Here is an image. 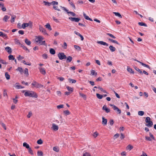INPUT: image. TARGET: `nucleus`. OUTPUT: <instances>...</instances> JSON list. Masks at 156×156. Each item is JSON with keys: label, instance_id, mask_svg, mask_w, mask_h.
I'll list each match as a JSON object with an SVG mask.
<instances>
[{"label": "nucleus", "instance_id": "1", "mask_svg": "<svg viewBox=\"0 0 156 156\" xmlns=\"http://www.w3.org/2000/svg\"><path fill=\"white\" fill-rule=\"evenodd\" d=\"M25 92L24 95L25 97H30L37 98V94L33 91L25 90L22 91L23 93Z\"/></svg>", "mask_w": 156, "mask_h": 156}, {"label": "nucleus", "instance_id": "2", "mask_svg": "<svg viewBox=\"0 0 156 156\" xmlns=\"http://www.w3.org/2000/svg\"><path fill=\"white\" fill-rule=\"evenodd\" d=\"M44 39V38L42 36H38L36 37L35 41L36 43L40 45H45V41H42Z\"/></svg>", "mask_w": 156, "mask_h": 156}, {"label": "nucleus", "instance_id": "3", "mask_svg": "<svg viewBox=\"0 0 156 156\" xmlns=\"http://www.w3.org/2000/svg\"><path fill=\"white\" fill-rule=\"evenodd\" d=\"M145 122L147 123L145 124L146 126L149 127L152 126L153 125V122L151 121V119L149 117H147L145 120Z\"/></svg>", "mask_w": 156, "mask_h": 156}, {"label": "nucleus", "instance_id": "4", "mask_svg": "<svg viewBox=\"0 0 156 156\" xmlns=\"http://www.w3.org/2000/svg\"><path fill=\"white\" fill-rule=\"evenodd\" d=\"M61 7L62 8L63 10L65 11L68 14L69 16H76V14L74 12L69 11L65 7H62L61 6Z\"/></svg>", "mask_w": 156, "mask_h": 156}, {"label": "nucleus", "instance_id": "5", "mask_svg": "<svg viewBox=\"0 0 156 156\" xmlns=\"http://www.w3.org/2000/svg\"><path fill=\"white\" fill-rule=\"evenodd\" d=\"M30 26V27L32 26V23L30 21L28 23H23L22 25V27H20L21 29L22 28L23 29H25L26 27Z\"/></svg>", "mask_w": 156, "mask_h": 156}, {"label": "nucleus", "instance_id": "6", "mask_svg": "<svg viewBox=\"0 0 156 156\" xmlns=\"http://www.w3.org/2000/svg\"><path fill=\"white\" fill-rule=\"evenodd\" d=\"M58 56L60 60H62L66 58V56L64 54V53L63 52L59 53L58 55Z\"/></svg>", "mask_w": 156, "mask_h": 156}, {"label": "nucleus", "instance_id": "7", "mask_svg": "<svg viewBox=\"0 0 156 156\" xmlns=\"http://www.w3.org/2000/svg\"><path fill=\"white\" fill-rule=\"evenodd\" d=\"M31 85L37 88L41 87H43V86L40 84L37 83L35 81H34L32 83Z\"/></svg>", "mask_w": 156, "mask_h": 156}, {"label": "nucleus", "instance_id": "8", "mask_svg": "<svg viewBox=\"0 0 156 156\" xmlns=\"http://www.w3.org/2000/svg\"><path fill=\"white\" fill-rule=\"evenodd\" d=\"M110 106H112L113 109L114 110L116 111L119 114L121 113V110L119 109L117 107L114 105L111 104L110 105Z\"/></svg>", "mask_w": 156, "mask_h": 156}, {"label": "nucleus", "instance_id": "9", "mask_svg": "<svg viewBox=\"0 0 156 156\" xmlns=\"http://www.w3.org/2000/svg\"><path fill=\"white\" fill-rule=\"evenodd\" d=\"M69 19L71 21L76 22H78L80 20V18L76 17H69Z\"/></svg>", "mask_w": 156, "mask_h": 156}, {"label": "nucleus", "instance_id": "10", "mask_svg": "<svg viewBox=\"0 0 156 156\" xmlns=\"http://www.w3.org/2000/svg\"><path fill=\"white\" fill-rule=\"evenodd\" d=\"M39 30L44 35H48V34L44 28L41 26H39Z\"/></svg>", "mask_w": 156, "mask_h": 156}, {"label": "nucleus", "instance_id": "11", "mask_svg": "<svg viewBox=\"0 0 156 156\" xmlns=\"http://www.w3.org/2000/svg\"><path fill=\"white\" fill-rule=\"evenodd\" d=\"M40 72L42 74L45 75L46 73V71L45 68H42L41 67H39L38 68Z\"/></svg>", "mask_w": 156, "mask_h": 156}, {"label": "nucleus", "instance_id": "12", "mask_svg": "<svg viewBox=\"0 0 156 156\" xmlns=\"http://www.w3.org/2000/svg\"><path fill=\"white\" fill-rule=\"evenodd\" d=\"M51 129L55 131H56L58 129V126L55 124L53 123L52 124Z\"/></svg>", "mask_w": 156, "mask_h": 156}, {"label": "nucleus", "instance_id": "13", "mask_svg": "<svg viewBox=\"0 0 156 156\" xmlns=\"http://www.w3.org/2000/svg\"><path fill=\"white\" fill-rule=\"evenodd\" d=\"M97 43L101 45H103L104 46H108V44L102 41H98L97 42Z\"/></svg>", "mask_w": 156, "mask_h": 156}, {"label": "nucleus", "instance_id": "14", "mask_svg": "<svg viewBox=\"0 0 156 156\" xmlns=\"http://www.w3.org/2000/svg\"><path fill=\"white\" fill-rule=\"evenodd\" d=\"M102 109L104 110H105L106 112L108 113L110 112V109L108 108L106 105H104L102 108Z\"/></svg>", "mask_w": 156, "mask_h": 156}, {"label": "nucleus", "instance_id": "15", "mask_svg": "<svg viewBox=\"0 0 156 156\" xmlns=\"http://www.w3.org/2000/svg\"><path fill=\"white\" fill-rule=\"evenodd\" d=\"M102 124L104 126H105L107 124V119H105L104 117H102Z\"/></svg>", "mask_w": 156, "mask_h": 156}, {"label": "nucleus", "instance_id": "16", "mask_svg": "<svg viewBox=\"0 0 156 156\" xmlns=\"http://www.w3.org/2000/svg\"><path fill=\"white\" fill-rule=\"evenodd\" d=\"M5 49L9 54H11L12 53V49L10 47H7L5 48Z\"/></svg>", "mask_w": 156, "mask_h": 156}, {"label": "nucleus", "instance_id": "17", "mask_svg": "<svg viewBox=\"0 0 156 156\" xmlns=\"http://www.w3.org/2000/svg\"><path fill=\"white\" fill-rule=\"evenodd\" d=\"M16 70L19 71L21 74H23V69L21 67H18Z\"/></svg>", "mask_w": 156, "mask_h": 156}, {"label": "nucleus", "instance_id": "18", "mask_svg": "<svg viewBox=\"0 0 156 156\" xmlns=\"http://www.w3.org/2000/svg\"><path fill=\"white\" fill-rule=\"evenodd\" d=\"M83 14L84 17L87 20H89L91 21H93V20H92V19H91V18H90L88 16H87L86 14L84 12H83Z\"/></svg>", "mask_w": 156, "mask_h": 156}, {"label": "nucleus", "instance_id": "19", "mask_svg": "<svg viewBox=\"0 0 156 156\" xmlns=\"http://www.w3.org/2000/svg\"><path fill=\"white\" fill-rule=\"evenodd\" d=\"M135 60L137 62L140 63L142 66H144L145 67H147V68H148L149 69H150V66L148 65H146V64H145L144 63H142V62H141L140 61H138L137 60Z\"/></svg>", "mask_w": 156, "mask_h": 156}, {"label": "nucleus", "instance_id": "20", "mask_svg": "<svg viewBox=\"0 0 156 156\" xmlns=\"http://www.w3.org/2000/svg\"><path fill=\"white\" fill-rule=\"evenodd\" d=\"M127 70L128 72H129L132 74L134 73V72L133 71V70L129 67H127Z\"/></svg>", "mask_w": 156, "mask_h": 156}, {"label": "nucleus", "instance_id": "21", "mask_svg": "<svg viewBox=\"0 0 156 156\" xmlns=\"http://www.w3.org/2000/svg\"><path fill=\"white\" fill-rule=\"evenodd\" d=\"M9 16H7L5 15L3 19V20L5 22H7L9 18Z\"/></svg>", "mask_w": 156, "mask_h": 156}, {"label": "nucleus", "instance_id": "22", "mask_svg": "<svg viewBox=\"0 0 156 156\" xmlns=\"http://www.w3.org/2000/svg\"><path fill=\"white\" fill-rule=\"evenodd\" d=\"M46 28H47L49 30H52L51 28L50 24L48 23L45 26Z\"/></svg>", "mask_w": 156, "mask_h": 156}, {"label": "nucleus", "instance_id": "23", "mask_svg": "<svg viewBox=\"0 0 156 156\" xmlns=\"http://www.w3.org/2000/svg\"><path fill=\"white\" fill-rule=\"evenodd\" d=\"M67 59L66 62H70L72 59V57L71 56H69L66 58Z\"/></svg>", "mask_w": 156, "mask_h": 156}, {"label": "nucleus", "instance_id": "24", "mask_svg": "<svg viewBox=\"0 0 156 156\" xmlns=\"http://www.w3.org/2000/svg\"><path fill=\"white\" fill-rule=\"evenodd\" d=\"M16 18V16L14 15V16H12L11 20V23L14 22Z\"/></svg>", "mask_w": 156, "mask_h": 156}, {"label": "nucleus", "instance_id": "25", "mask_svg": "<svg viewBox=\"0 0 156 156\" xmlns=\"http://www.w3.org/2000/svg\"><path fill=\"white\" fill-rule=\"evenodd\" d=\"M24 74L26 75L27 76H28L29 75L28 71L27 68H26L25 69L23 73Z\"/></svg>", "mask_w": 156, "mask_h": 156}, {"label": "nucleus", "instance_id": "26", "mask_svg": "<svg viewBox=\"0 0 156 156\" xmlns=\"http://www.w3.org/2000/svg\"><path fill=\"white\" fill-rule=\"evenodd\" d=\"M79 94L80 96L83 98L84 100L86 99L87 97L85 95L81 93L80 92H79Z\"/></svg>", "mask_w": 156, "mask_h": 156}, {"label": "nucleus", "instance_id": "27", "mask_svg": "<svg viewBox=\"0 0 156 156\" xmlns=\"http://www.w3.org/2000/svg\"><path fill=\"white\" fill-rule=\"evenodd\" d=\"M109 48L110 51L112 52L114 51L115 50V48L112 45H110L109 47Z\"/></svg>", "mask_w": 156, "mask_h": 156}, {"label": "nucleus", "instance_id": "28", "mask_svg": "<svg viewBox=\"0 0 156 156\" xmlns=\"http://www.w3.org/2000/svg\"><path fill=\"white\" fill-rule=\"evenodd\" d=\"M25 42L26 44L28 45H30L31 43V41L27 38L25 39Z\"/></svg>", "mask_w": 156, "mask_h": 156}, {"label": "nucleus", "instance_id": "29", "mask_svg": "<svg viewBox=\"0 0 156 156\" xmlns=\"http://www.w3.org/2000/svg\"><path fill=\"white\" fill-rule=\"evenodd\" d=\"M108 40L109 41H111V42H112V43H115L116 44H119V43L118 42H117V41H116L115 40H113V39H110V38L108 39Z\"/></svg>", "mask_w": 156, "mask_h": 156}, {"label": "nucleus", "instance_id": "30", "mask_svg": "<svg viewBox=\"0 0 156 156\" xmlns=\"http://www.w3.org/2000/svg\"><path fill=\"white\" fill-rule=\"evenodd\" d=\"M23 146L24 147H25L28 149L30 148L29 145L28 144H27L26 142H24L23 143Z\"/></svg>", "mask_w": 156, "mask_h": 156}, {"label": "nucleus", "instance_id": "31", "mask_svg": "<svg viewBox=\"0 0 156 156\" xmlns=\"http://www.w3.org/2000/svg\"><path fill=\"white\" fill-rule=\"evenodd\" d=\"M113 13L115 14V15L116 16H118L119 17L122 18V16L121 15V14L118 12H113Z\"/></svg>", "mask_w": 156, "mask_h": 156}, {"label": "nucleus", "instance_id": "32", "mask_svg": "<svg viewBox=\"0 0 156 156\" xmlns=\"http://www.w3.org/2000/svg\"><path fill=\"white\" fill-rule=\"evenodd\" d=\"M138 24L140 26H144V27H147V25L145 23L143 22H139Z\"/></svg>", "mask_w": 156, "mask_h": 156}, {"label": "nucleus", "instance_id": "33", "mask_svg": "<svg viewBox=\"0 0 156 156\" xmlns=\"http://www.w3.org/2000/svg\"><path fill=\"white\" fill-rule=\"evenodd\" d=\"M83 156H91L90 153L88 152H84Z\"/></svg>", "mask_w": 156, "mask_h": 156}, {"label": "nucleus", "instance_id": "34", "mask_svg": "<svg viewBox=\"0 0 156 156\" xmlns=\"http://www.w3.org/2000/svg\"><path fill=\"white\" fill-rule=\"evenodd\" d=\"M50 53L52 55H54L55 54V51L53 48H51L50 50Z\"/></svg>", "mask_w": 156, "mask_h": 156}, {"label": "nucleus", "instance_id": "35", "mask_svg": "<svg viewBox=\"0 0 156 156\" xmlns=\"http://www.w3.org/2000/svg\"><path fill=\"white\" fill-rule=\"evenodd\" d=\"M74 47L75 49L78 51H80L81 50L80 48L78 46L76 45H74Z\"/></svg>", "mask_w": 156, "mask_h": 156}, {"label": "nucleus", "instance_id": "36", "mask_svg": "<svg viewBox=\"0 0 156 156\" xmlns=\"http://www.w3.org/2000/svg\"><path fill=\"white\" fill-rule=\"evenodd\" d=\"M91 74L92 75H95V76H96L97 75V73L94 70H91Z\"/></svg>", "mask_w": 156, "mask_h": 156}, {"label": "nucleus", "instance_id": "37", "mask_svg": "<svg viewBox=\"0 0 156 156\" xmlns=\"http://www.w3.org/2000/svg\"><path fill=\"white\" fill-rule=\"evenodd\" d=\"M96 96L97 98L99 99H102L103 97V96L102 95H101L99 94H97Z\"/></svg>", "mask_w": 156, "mask_h": 156}, {"label": "nucleus", "instance_id": "38", "mask_svg": "<svg viewBox=\"0 0 156 156\" xmlns=\"http://www.w3.org/2000/svg\"><path fill=\"white\" fill-rule=\"evenodd\" d=\"M37 154L38 156H43V153L41 151H38L37 152Z\"/></svg>", "mask_w": 156, "mask_h": 156}, {"label": "nucleus", "instance_id": "39", "mask_svg": "<svg viewBox=\"0 0 156 156\" xmlns=\"http://www.w3.org/2000/svg\"><path fill=\"white\" fill-rule=\"evenodd\" d=\"M5 76L7 80H9L10 78V76L7 72L5 73Z\"/></svg>", "mask_w": 156, "mask_h": 156}, {"label": "nucleus", "instance_id": "40", "mask_svg": "<svg viewBox=\"0 0 156 156\" xmlns=\"http://www.w3.org/2000/svg\"><path fill=\"white\" fill-rule=\"evenodd\" d=\"M9 59V60L15 59V58L12 55H9L8 56Z\"/></svg>", "mask_w": 156, "mask_h": 156}, {"label": "nucleus", "instance_id": "41", "mask_svg": "<svg viewBox=\"0 0 156 156\" xmlns=\"http://www.w3.org/2000/svg\"><path fill=\"white\" fill-rule=\"evenodd\" d=\"M135 69L140 74H142L143 72L139 68H137V67H135Z\"/></svg>", "mask_w": 156, "mask_h": 156}, {"label": "nucleus", "instance_id": "42", "mask_svg": "<svg viewBox=\"0 0 156 156\" xmlns=\"http://www.w3.org/2000/svg\"><path fill=\"white\" fill-rule=\"evenodd\" d=\"M133 148V147L132 145L129 144L127 147L126 149L129 150H131Z\"/></svg>", "mask_w": 156, "mask_h": 156}, {"label": "nucleus", "instance_id": "43", "mask_svg": "<svg viewBox=\"0 0 156 156\" xmlns=\"http://www.w3.org/2000/svg\"><path fill=\"white\" fill-rule=\"evenodd\" d=\"M138 114L139 115L142 116L144 115V112L143 111H139Z\"/></svg>", "mask_w": 156, "mask_h": 156}, {"label": "nucleus", "instance_id": "44", "mask_svg": "<svg viewBox=\"0 0 156 156\" xmlns=\"http://www.w3.org/2000/svg\"><path fill=\"white\" fill-rule=\"evenodd\" d=\"M66 88L67 89V90L69 91H70L71 92H72L73 91V89L71 87H70L69 86H67Z\"/></svg>", "mask_w": 156, "mask_h": 156}, {"label": "nucleus", "instance_id": "45", "mask_svg": "<svg viewBox=\"0 0 156 156\" xmlns=\"http://www.w3.org/2000/svg\"><path fill=\"white\" fill-rule=\"evenodd\" d=\"M63 113L66 115H69L70 114V112L68 110L64 111Z\"/></svg>", "mask_w": 156, "mask_h": 156}, {"label": "nucleus", "instance_id": "46", "mask_svg": "<svg viewBox=\"0 0 156 156\" xmlns=\"http://www.w3.org/2000/svg\"><path fill=\"white\" fill-rule=\"evenodd\" d=\"M58 4V2L56 1H53L51 2V5H57Z\"/></svg>", "mask_w": 156, "mask_h": 156}, {"label": "nucleus", "instance_id": "47", "mask_svg": "<svg viewBox=\"0 0 156 156\" xmlns=\"http://www.w3.org/2000/svg\"><path fill=\"white\" fill-rule=\"evenodd\" d=\"M107 35H108L109 36L115 39L116 38V37L112 34L108 33H107Z\"/></svg>", "mask_w": 156, "mask_h": 156}, {"label": "nucleus", "instance_id": "48", "mask_svg": "<svg viewBox=\"0 0 156 156\" xmlns=\"http://www.w3.org/2000/svg\"><path fill=\"white\" fill-rule=\"evenodd\" d=\"M17 58L18 60L20 61L23 59L24 58L22 56L20 55H19L17 57Z\"/></svg>", "mask_w": 156, "mask_h": 156}, {"label": "nucleus", "instance_id": "49", "mask_svg": "<svg viewBox=\"0 0 156 156\" xmlns=\"http://www.w3.org/2000/svg\"><path fill=\"white\" fill-rule=\"evenodd\" d=\"M0 125L2 126L4 128V129L5 130L6 129V128L5 126V125L3 123L1 122L0 123Z\"/></svg>", "mask_w": 156, "mask_h": 156}, {"label": "nucleus", "instance_id": "50", "mask_svg": "<svg viewBox=\"0 0 156 156\" xmlns=\"http://www.w3.org/2000/svg\"><path fill=\"white\" fill-rule=\"evenodd\" d=\"M69 82H71L72 83H75L76 82V80H75L69 79Z\"/></svg>", "mask_w": 156, "mask_h": 156}, {"label": "nucleus", "instance_id": "51", "mask_svg": "<svg viewBox=\"0 0 156 156\" xmlns=\"http://www.w3.org/2000/svg\"><path fill=\"white\" fill-rule=\"evenodd\" d=\"M98 88L101 91H103L104 93H106L107 94V92L105 90H104V89L103 88H102L101 87H98Z\"/></svg>", "mask_w": 156, "mask_h": 156}, {"label": "nucleus", "instance_id": "52", "mask_svg": "<svg viewBox=\"0 0 156 156\" xmlns=\"http://www.w3.org/2000/svg\"><path fill=\"white\" fill-rule=\"evenodd\" d=\"M28 151L29 153H30L32 155L34 154L32 150L30 147L28 149Z\"/></svg>", "mask_w": 156, "mask_h": 156}, {"label": "nucleus", "instance_id": "53", "mask_svg": "<svg viewBox=\"0 0 156 156\" xmlns=\"http://www.w3.org/2000/svg\"><path fill=\"white\" fill-rule=\"evenodd\" d=\"M43 3L45 4V5H48V6H50L51 5V2H47L45 1H43Z\"/></svg>", "mask_w": 156, "mask_h": 156}, {"label": "nucleus", "instance_id": "54", "mask_svg": "<svg viewBox=\"0 0 156 156\" xmlns=\"http://www.w3.org/2000/svg\"><path fill=\"white\" fill-rule=\"evenodd\" d=\"M52 19L56 23H58L59 22L58 20L56 19L55 17L53 16L52 17Z\"/></svg>", "mask_w": 156, "mask_h": 156}, {"label": "nucleus", "instance_id": "55", "mask_svg": "<svg viewBox=\"0 0 156 156\" xmlns=\"http://www.w3.org/2000/svg\"><path fill=\"white\" fill-rule=\"evenodd\" d=\"M22 62L24 63V64L25 65H28V66H30L31 65V63H27V62H26L25 61V60H23L22 61Z\"/></svg>", "mask_w": 156, "mask_h": 156}, {"label": "nucleus", "instance_id": "56", "mask_svg": "<svg viewBox=\"0 0 156 156\" xmlns=\"http://www.w3.org/2000/svg\"><path fill=\"white\" fill-rule=\"evenodd\" d=\"M109 123L111 126H112L114 123V121L113 119H111L109 120Z\"/></svg>", "mask_w": 156, "mask_h": 156}, {"label": "nucleus", "instance_id": "57", "mask_svg": "<svg viewBox=\"0 0 156 156\" xmlns=\"http://www.w3.org/2000/svg\"><path fill=\"white\" fill-rule=\"evenodd\" d=\"M15 87L17 89L23 88H24V87H22L21 85H16Z\"/></svg>", "mask_w": 156, "mask_h": 156}, {"label": "nucleus", "instance_id": "58", "mask_svg": "<svg viewBox=\"0 0 156 156\" xmlns=\"http://www.w3.org/2000/svg\"><path fill=\"white\" fill-rule=\"evenodd\" d=\"M37 143L38 144H42L43 141L41 139H40L37 141Z\"/></svg>", "mask_w": 156, "mask_h": 156}, {"label": "nucleus", "instance_id": "59", "mask_svg": "<svg viewBox=\"0 0 156 156\" xmlns=\"http://www.w3.org/2000/svg\"><path fill=\"white\" fill-rule=\"evenodd\" d=\"M0 62L3 64H7V62L5 61L2 59H0Z\"/></svg>", "mask_w": 156, "mask_h": 156}, {"label": "nucleus", "instance_id": "60", "mask_svg": "<svg viewBox=\"0 0 156 156\" xmlns=\"http://www.w3.org/2000/svg\"><path fill=\"white\" fill-rule=\"evenodd\" d=\"M53 150L56 152H58L59 151L58 148L57 147H53Z\"/></svg>", "mask_w": 156, "mask_h": 156}, {"label": "nucleus", "instance_id": "61", "mask_svg": "<svg viewBox=\"0 0 156 156\" xmlns=\"http://www.w3.org/2000/svg\"><path fill=\"white\" fill-rule=\"evenodd\" d=\"M63 107H64V105H58L57 106V107L58 109H60L61 108H63Z\"/></svg>", "mask_w": 156, "mask_h": 156}, {"label": "nucleus", "instance_id": "62", "mask_svg": "<svg viewBox=\"0 0 156 156\" xmlns=\"http://www.w3.org/2000/svg\"><path fill=\"white\" fill-rule=\"evenodd\" d=\"M32 114V113L31 112H29L27 115V117L28 118H30Z\"/></svg>", "mask_w": 156, "mask_h": 156}, {"label": "nucleus", "instance_id": "63", "mask_svg": "<svg viewBox=\"0 0 156 156\" xmlns=\"http://www.w3.org/2000/svg\"><path fill=\"white\" fill-rule=\"evenodd\" d=\"M62 47L64 49H66L67 47V44L66 42H64L63 43V46H62Z\"/></svg>", "mask_w": 156, "mask_h": 156}, {"label": "nucleus", "instance_id": "64", "mask_svg": "<svg viewBox=\"0 0 156 156\" xmlns=\"http://www.w3.org/2000/svg\"><path fill=\"white\" fill-rule=\"evenodd\" d=\"M53 8L56 10L58 11H60V10L59 9H58V7L57 6H53Z\"/></svg>", "mask_w": 156, "mask_h": 156}]
</instances>
